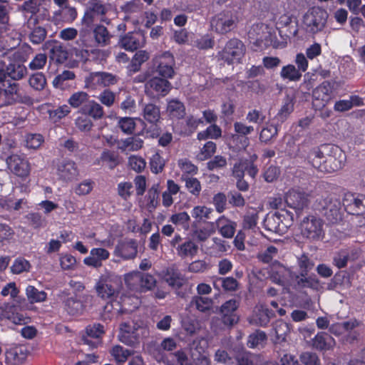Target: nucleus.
Instances as JSON below:
<instances>
[{"label": "nucleus", "instance_id": "38", "mask_svg": "<svg viewBox=\"0 0 365 365\" xmlns=\"http://www.w3.org/2000/svg\"><path fill=\"white\" fill-rule=\"evenodd\" d=\"M167 112L171 119H182L186 114L184 103L178 99L168 101Z\"/></svg>", "mask_w": 365, "mask_h": 365}, {"label": "nucleus", "instance_id": "42", "mask_svg": "<svg viewBox=\"0 0 365 365\" xmlns=\"http://www.w3.org/2000/svg\"><path fill=\"white\" fill-rule=\"evenodd\" d=\"M302 76V73L293 64L283 66L280 71L281 78L289 81H299Z\"/></svg>", "mask_w": 365, "mask_h": 365}, {"label": "nucleus", "instance_id": "21", "mask_svg": "<svg viewBox=\"0 0 365 365\" xmlns=\"http://www.w3.org/2000/svg\"><path fill=\"white\" fill-rule=\"evenodd\" d=\"M56 174L60 180L68 182L76 180L79 172L74 161L63 159L59 160L56 165Z\"/></svg>", "mask_w": 365, "mask_h": 365}, {"label": "nucleus", "instance_id": "37", "mask_svg": "<svg viewBox=\"0 0 365 365\" xmlns=\"http://www.w3.org/2000/svg\"><path fill=\"white\" fill-rule=\"evenodd\" d=\"M274 316L273 311L262 305L253 315L252 322L257 326L265 327L269 324L270 319Z\"/></svg>", "mask_w": 365, "mask_h": 365}, {"label": "nucleus", "instance_id": "29", "mask_svg": "<svg viewBox=\"0 0 365 365\" xmlns=\"http://www.w3.org/2000/svg\"><path fill=\"white\" fill-rule=\"evenodd\" d=\"M25 26L29 29L28 38L31 43L34 45H39L46 42L47 30L45 27L39 26L38 23H34L29 25L28 22H26Z\"/></svg>", "mask_w": 365, "mask_h": 365}, {"label": "nucleus", "instance_id": "19", "mask_svg": "<svg viewBox=\"0 0 365 365\" xmlns=\"http://www.w3.org/2000/svg\"><path fill=\"white\" fill-rule=\"evenodd\" d=\"M138 248L136 240L125 238L118 242L113 254L123 260L133 259L137 256Z\"/></svg>", "mask_w": 365, "mask_h": 365}, {"label": "nucleus", "instance_id": "20", "mask_svg": "<svg viewBox=\"0 0 365 365\" xmlns=\"http://www.w3.org/2000/svg\"><path fill=\"white\" fill-rule=\"evenodd\" d=\"M333 150L339 151V148L332 144H322L320 146L314 147L308 153V162L319 171L326 155L329 152H333Z\"/></svg>", "mask_w": 365, "mask_h": 365}, {"label": "nucleus", "instance_id": "52", "mask_svg": "<svg viewBox=\"0 0 365 365\" xmlns=\"http://www.w3.org/2000/svg\"><path fill=\"white\" fill-rule=\"evenodd\" d=\"M159 184H154L149 188L145 196L147 201V207L148 208L155 209L157 207L159 202Z\"/></svg>", "mask_w": 365, "mask_h": 365}, {"label": "nucleus", "instance_id": "33", "mask_svg": "<svg viewBox=\"0 0 365 365\" xmlns=\"http://www.w3.org/2000/svg\"><path fill=\"white\" fill-rule=\"evenodd\" d=\"M91 100L90 95L86 91H76L71 95L67 102L69 105L70 108L78 109V113L83 109L84 106H86Z\"/></svg>", "mask_w": 365, "mask_h": 365}, {"label": "nucleus", "instance_id": "62", "mask_svg": "<svg viewBox=\"0 0 365 365\" xmlns=\"http://www.w3.org/2000/svg\"><path fill=\"white\" fill-rule=\"evenodd\" d=\"M48 56L46 53H38L34 56L28 64V69L38 71L43 69L46 65Z\"/></svg>", "mask_w": 365, "mask_h": 365}, {"label": "nucleus", "instance_id": "30", "mask_svg": "<svg viewBox=\"0 0 365 365\" xmlns=\"http://www.w3.org/2000/svg\"><path fill=\"white\" fill-rule=\"evenodd\" d=\"M335 339L327 332H319L313 339V346L317 350L329 351L335 346Z\"/></svg>", "mask_w": 365, "mask_h": 365}, {"label": "nucleus", "instance_id": "36", "mask_svg": "<svg viewBox=\"0 0 365 365\" xmlns=\"http://www.w3.org/2000/svg\"><path fill=\"white\" fill-rule=\"evenodd\" d=\"M296 289L309 288L314 290H319L321 287L320 281L316 275L302 277L297 275L295 278Z\"/></svg>", "mask_w": 365, "mask_h": 365}, {"label": "nucleus", "instance_id": "15", "mask_svg": "<svg viewBox=\"0 0 365 365\" xmlns=\"http://www.w3.org/2000/svg\"><path fill=\"white\" fill-rule=\"evenodd\" d=\"M145 44V35L140 31H130L120 36L118 45L128 51H135Z\"/></svg>", "mask_w": 365, "mask_h": 365}, {"label": "nucleus", "instance_id": "34", "mask_svg": "<svg viewBox=\"0 0 365 365\" xmlns=\"http://www.w3.org/2000/svg\"><path fill=\"white\" fill-rule=\"evenodd\" d=\"M80 113L86 115L94 120L102 119L105 115L103 106L91 98Z\"/></svg>", "mask_w": 365, "mask_h": 365}, {"label": "nucleus", "instance_id": "56", "mask_svg": "<svg viewBox=\"0 0 365 365\" xmlns=\"http://www.w3.org/2000/svg\"><path fill=\"white\" fill-rule=\"evenodd\" d=\"M26 294L31 303L41 302L46 300L47 294L44 291H39L34 286H28Z\"/></svg>", "mask_w": 365, "mask_h": 365}, {"label": "nucleus", "instance_id": "14", "mask_svg": "<svg viewBox=\"0 0 365 365\" xmlns=\"http://www.w3.org/2000/svg\"><path fill=\"white\" fill-rule=\"evenodd\" d=\"M172 89V84L167 79L153 77L145 84V92L147 96L153 98H162L167 96Z\"/></svg>", "mask_w": 365, "mask_h": 365}, {"label": "nucleus", "instance_id": "1", "mask_svg": "<svg viewBox=\"0 0 365 365\" xmlns=\"http://www.w3.org/2000/svg\"><path fill=\"white\" fill-rule=\"evenodd\" d=\"M112 36L103 25H97L92 32L87 30H81L77 43L81 49L86 53L91 52L98 59H103L105 53L98 48L93 47L106 46L110 43Z\"/></svg>", "mask_w": 365, "mask_h": 365}, {"label": "nucleus", "instance_id": "35", "mask_svg": "<svg viewBox=\"0 0 365 365\" xmlns=\"http://www.w3.org/2000/svg\"><path fill=\"white\" fill-rule=\"evenodd\" d=\"M86 305L81 300V297L74 295L68 297L64 301V309L65 310L72 316L78 315L83 313Z\"/></svg>", "mask_w": 365, "mask_h": 365}, {"label": "nucleus", "instance_id": "22", "mask_svg": "<svg viewBox=\"0 0 365 365\" xmlns=\"http://www.w3.org/2000/svg\"><path fill=\"white\" fill-rule=\"evenodd\" d=\"M6 163L9 169L15 175L22 179H25L29 175L30 165L24 158L13 154L7 158Z\"/></svg>", "mask_w": 365, "mask_h": 365}, {"label": "nucleus", "instance_id": "40", "mask_svg": "<svg viewBox=\"0 0 365 365\" xmlns=\"http://www.w3.org/2000/svg\"><path fill=\"white\" fill-rule=\"evenodd\" d=\"M237 365H262L264 359L259 354L245 351L237 356Z\"/></svg>", "mask_w": 365, "mask_h": 365}, {"label": "nucleus", "instance_id": "54", "mask_svg": "<svg viewBox=\"0 0 365 365\" xmlns=\"http://www.w3.org/2000/svg\"><path fill=\"white\" fill-rule=\"evenodd\" d=\"M358 194L356 193H346L342 200L343 206L345 210L351 215L356 214V209L357 205Z\"/></svg>", "mask_w": 365, "mask_h": 365}, {"label": "nucleus", "instance_id": "7", "mask_svg": "<svg viewBox=\"0 0 365 365\" xmlns=\"http://www.w3.org/2000/svg\"><path fill=\"white\" fill-rule=\"evenodd\" d=\"M246 47L243 42L237 38H230L225 44L224 48L218 52V57L230 65L235 62L239 63L244 57Z\"/></svg>", "mask_w": 365, "mask_h": 365}, {"label": "nucleus", "instance_id": "26", "mask_svg": "<svg viewBox=\"0 0 365 365\" xmlns=\"http://www.w3.org/2000/svg\"><path fill=\"white\" fill-rule=\"evenodd\" d=\"M110 257V252L105 248L94 247L90 251L89 256L83 259V263L91 267L100 268L103 266V262Z\"/></svg>", "mask_w": 365, "mask_h": 365}, {"label": "nucleus", "instance_id": "17", "mask_svg": "<svg viewBox=\"0 0 365 365\" xmlns=\"http://www.w3.org/2000/svg\"><path fill=\"white\" fill-rule=\"evenodd\" d=\"M44 50H48L50 62L56 64H62L66 61L68 53L63 44L56 40H48L43 45Z\"/></svg>", "mask_w": 365, "mask_h": 365}, {"label": "nucleus", "instance_id": "31", "mask_svg": "<svg viewBox=\"0 0 365 365\" xmlns=\"http://www.w3.org/2000/svg\"><path fill=\"white\" fill-rule=\"evenodd\" d=\"M219 233L225 238H232L235 232L236 222L231 221L224 215L220 216L215 222Z\"/></svg>", "mask_w": 365, "mask_h": 365}, {"label": "nucleus", "instance_id": "49", "mask_svg": "<svg viewBox=\"0 0 365 365\" xmlns=\"http://www.w3.org/2000/svg\"><path fill=\"white\" fill-rule=\"evenodd\" d=\"M56 16H59L61 19L66 23L71 24L77 18L78 13L75 7L67 5L61 9H59L55 13Z\"/></svg>", "mask_w": 365, "mask_h": 365}, {"label": "nucleus", "instance_id": "63", "mask_svg": "<svg viewBox=\"0 0 365 365\" xmlns=\"http://www.w3.org/2000/svg\"><path fill=\"white\" fill-rule=\"evenodd\" d=\"M178 167L185 176H193L198 173V168L189 159L183 158L178 160Z\"/></svg>", "mask_w": 365, "mask_h": 365}, {"label": "nucleus", "instance_id": "59", "mask_svg": "<svg viewBox=\"0 0 365 365\" xmlns=\"http://www.w3.org/2000/svg\"><path fill=\"white\" fill-rule=\"evenodd\" d=\"M278 134V128L272 124L263 128L259 133V140L264 143H269Z\"/></svg>", "mask_w": 365, "mask_h": 365}, {"label": "nucleus", "instance_id": "41", "mask_svg": "<svg viewBox=\"0 0 365 365\" xmlns=\"http://www.w3.org/2000/svg\"><path fill=\"white\" fill-rule=\"evenodd\" d=\"M100 159L103 165L107 166L110 170L116 168L120 163L119 155L113 150H104L101 155Z\"/></svg>", "mask_w": 365, "mask_h": 365}, {"label": "nucleus", "instance_id": "6", "mask_svg": "<svg viewBox=\"0 0 365 365\" xmlns=\"http://www.w3.org/2000/svg\"><path fill=\"white\" fill-rule=\"evenodd\" d=\"M142 115L144 120L150 124V128H144L146 136L150 138H157L160 130L158 125L161 120L160 107L155 103H147L143 108Z\"/></svg>", "mask_w": 365, "mask_h": 365}, {"label": "nucleus", "instance_id": "55", "mask_svg": "<svg viewBox=\"0 0 365 365\" xmlns=\"http://www.w3.org/2000/svg\"><path fill=\"white\" fill-rule=\"evenodd\" d=\"M294 110V103L293 101L287 98L284 100L283 105L282 106L280 110L277 113L276 115V118L280 123L284 122L288 116L292 113Z\"/></svg>", "mask_w": 365, "mask_h": 365}, {"label": "nucleus", "instance_id": "27", "mask_svg": "<svg viewBox=\"0 0 365 365\" xmlns=\"http://www.w3.org/2000/svg\"><path fill=\"white\" fill-rule=\"evenodd\" d=\"M174 64L173 56L170 53L166 52L160 58L156 72L163 78L167 80L168 78H172L175 74Z\"/></svg>", "mask_w": 365, "mask_h": 365}, {"label": "nucleus", "instance_id": "45", "mask_svg": "<svg viewBox=\"0 0 365 365\" xmlns=\"http://www.w3.org/2000/svg\"><path fill=\"white\" fill-rule=\"evenodd\" d=\"M181 180L185 182L186 189L192 195L196 197H199L202 186L197 178L182 175Z\"/></svg>", "mask_w": 365, "mask_h": 365}, {"label": "nucleus", "instance_id": "2", "mask_svg": "<svg viewBox=\"0 0 365 365\" xmlns=\"http://www.w3.org/2000/svg\"><path fill=\"white\" fill-rule=\"evenodd\" d=\"M140 304V299L133 294H122L118 299L107 302L101 313L103 321H111L123 314L136 310Z\"/></svg>", "mask_w": 365, "mask_h": 365}, {"label": "nucleus", "instance_id": "3", "mask_svg": "<svg viewBox=\"0 0 365 365\" xmlns=\"http://www.w3.org/2000/svg\"><path fill=\"white\" fill-rule=\"evenodd\" d=\"M293 213L286 209H282L274 213L267 214L264 220V226L268 231L284 234L293 225Z\"/></svg>", "mask_w": 365, "mask_h": 365}, {"label": "nucleus", "instance_id": "51", "mask_svg": "<svg viewBox=\"0 0 365 365\" xmlns=\"http://www.w3.org/2000/svg\"><path fill=\"white\" fill-rule=\"evenodd\" d=\"M30 86L36 91H42L46 86V78L41 72H36L30 76L29 78Z\"/></svg>", "mask_w": 365, "mask_h": 365}, {"label": "nucleus", "instance_id": "58", "mask_svg": "<svg viewBox=\"0 0 365 365\" xmlns=\"http://www.w3.org/2000/svg\"><path fill=\"white\" fill-rule=\"evenodd\" d=\"M215 232V222H207L205 227L196 229L194 235L201 242L205 241L212 233Z\"/></svg>", "mask_w": 365, "mask_h": 365}, {"label": "nucleus", "instance_id": "53", "mask_svg": "<svg viewBox=\"0 0 365 365\" xmlns=\"http://www.w3.org/2000/svg\"><path fill=\"white\" fill-rule=\"evenodd\" d=\"M150 58V54L145 50H139L134 54L131 62L132 70L135 72L138 71L143 63L147 61Z\"/></svg>", "mask_w": 365, "mask_h": 365}, {"label": "nucleus", "instance_id": "50", "mask_svg": "<svg viewBox=\"0 0 365 365\" xmlns=\"http://www.w3.org/2000/svg\"><path fill=\"white\" fill-rule=\"evenodd\" d=\"M6 312L7 320L11 321L14 324L23 325L27 323L24 316L16 312V307L14 305L7 306L5 307Z\"/></svg>", "mask_w": 365, "mask_h": 365}, {"label": "nucleus", "instance_id": "12", "mask_svg": "<svg viewBox=\"0 0 365 365\" xmlns=\"http://www.w3.org/2000/svg\"><path fill=\"white\" fill-rule=\"evenodd\" d=\"M334 82L324 81L312 91L313 105L316 108L324 107L332 98Z\"/></svg>", "mask_w": 365, "mask_h": 365}, {"label": "nucleus", "instance_id": "16", "mask_svg": "<svg viewBox=\"0 0 365 365\" xmlns=\"http://www.w3.org/2000/svg\"><path fill=\"white\" fill-rule=\"evenodd\" d=\"M104 334L103 325L100 323L89 324L86 327L85 334L82 336L81 341L83 344L89 346L91 349H95L102 344Z\"/></svg>", "mask_w": 365, "mask_h": 365}, {"label": "nucleus", "instance_id": "8", "mask_svg": "<svg viewBox=\"0 0 365 365\" xmlns=\"http://www.w3.org/2000/svg\"><path fill=\"white\" fill-rule=\"evenodd\" d=\"M143 327L137 323L123 322L120 325L118 339L127 346L135 347L140 344Z\"/></svg>", "mask_w": 365, "mask_h": 365}, {"label": "nucleus", "instance_id": "11", "mask_svg": "<svg viewBox=\"0 0 365 365\" xmlns=\"http://www.w3.org/2000/svg\"><path fill=\"white\" fill-rule=\"evenodd\" d=\"M125 282L130 289H138V284L140 291L151 290L156 284V280L152 274L148 273H129L125 276Z\"/></svg>", "mask_w": 365, "mask_h": 365}, {"label": "nucleus", "instance_id": "60", "mask_svg": "<svg viewBox=\"0 0 365 365\" xmlns=\"http://www.w3.org/2000/svg\"><path fill=\"white\" fill-rule=\"evenodd\" d=\"M212 212V208L207 207L206 206L197 205L191 210V215L196 221L200 222L203 220L210 219Z\"/></svg>", "mask_w": 365, "mask_h": 365}, {"label": "nucleus", "instance_id": "39", "mask_svg": "<svg viewBox=\"0 0 365 365\" xmlns=\"http://www.w3.org/2000/svg\"><path fill=\"white\" fill-rule=\"evenodd\" d=\"M8 76L15 81H19L27 75L28 68L23 63L14 61L6 66Z\"/></svg>", "mask_w": 365, "mask_h": 365}, {"label": "nucleus", "instance_id": "64", "mask_svg": "<svg viewBox=\"0 0 365 365\" xmlns=\"http://www.w3.org/2000/svg\"><path fill=\"white\" fill-rule=\"evenodd\" d=\"M267 339V335L264 331L257 330L255 332L250 334L247 339V346L250 348H255L257 346L262 344Z\"/></svg>", "mask_w": 365, "mask_h": 365}, {"label": "nucleus", "instance_id": "43", "mask_svg": "<svg viewBox=\"0 0 365 365\" xmlns=\"http://www.w3.org/2000/svg\"><path fill=\"white\" fill-rule=\"evenodd\" d=\"M84 88L88 91H96L99 88H103L101 72H91L84 79Z\"/></svg>", "mask_w": 365, "mask_h": 365}, {"label": "nucleus", "instance_id": "47", "mask_svg": "<svg viewBox=\"0 0 365 365\" xmlns=\"http://www.w3.org/2000/svg\"><path fill=\"white\" fill-rule=\"evenodd\" d=\"M222 135V130L217 124H211L205 130L197 133L199 140H205L207 139H218Z\"/></svg>", "mask_w": 365, "mask_h": 365}, {"label": "nucleus", "instance_id": "13", "mask_svg": "<svg viewBox=\"0 0 365 365\" xmlns=\"http://www.w3.org/2000/svg\"><path fill=\"white\" fill-rule=\"evenodd\" d=\"M286 205L295 210L297 215L309 206V195L297 189H290L284 195Z\"/></svg>", "mask_w": 365, "mask_h": 365}, {"label": "nucleus", "instance_id": "28", "mask_svg": "<svg viewBox=\"0 0 365 365\" xmlns=\"http://www.w3.org/2000/svg\"><path fill=\"white\" fill-rule=\"evenodd\" d=\"M39 10L40 4L38 3V0H26L19 8V11L27 19L26 22H28L29 25L34 23H38L37 14Z\"/></svg>", "mask_w": 365, "mask_h": 365}, {"label": "nucleus", "instance_id": "46", "mask_svg": "<svg viewBox=\"0 0 365 365\" xmlns=\"http://www.w3.org/2000/svg\"><path fill=\"white\" fill-rule=\"evenodd\" d=\"M197 245L192 240H188L176 247L178 255L182 258L195 256L197 252Z\"/></svg>", "mask_w": 365, "mask_h": 365}, {"label": "nucleus", "instance_id": "24", "mask_svg": "<svg viewBox=\"0 0 365 365\" xmlns=\"http://www.w3.org/2000/svg\"><path fill=\"white\" fill-rule=\"evenodd\" d=\"M3 96L0 108L25 102L26 96L22 95L19 83H9L6 88L3 89Z\"/></svg>", "mask_w": 365, "mask_h": 365}, {"label": "nucleus", "instance_id": "18", "mask_svg": "<svg viewBox=\"0 0 365 365\" xmlns=\"http://www.w3.org/2000/svg\"><path fill=\"white\" fill-rule=\"evenodd\" d=\"M96 289L98 296L108 300V302L118 298L119 292L117 284L108 277L101 278L96 285Z\"/></svg>", "mask_w": 365, "mask_h": 365}, {"label": "nucleus", "instance_id": "44", "mask_svg": "<svg viewBox=\"0 0 365 365\" xmlns=\"http://www.w3.org/2000/svg\"><path fill=\"white\" fill-rule=\"evenodd\" d=\"M213 301L210 297L194 296L190 302V305L195 307L200 312H206L212 308Z\"/></svg>", "mask_w": 365, "mask_h": 365}, {"label": "nucleus", "instance_id": "61", "mask_svg": "<svg viewBox=\"0 0 365 365\" xmlns=\"http://www.w3.org/2000/svg\"><path fill=\"white\" fill-rule=\"evenodd\" d=\"M149 163L151 172L155 174H158L163 170L165 161L160 155V153L156 152L151 156Z\"/></svg>", "mask_w": 365, "mask_h": 365}, {"label": "nucleus", "instance_id": "9", "mask_svg": "<svg viewBox=\"0 0 365 365\" xmlns=\"http://www.w3.org/2000/svg\"><path fill=\"white\" fill-rule=\"evenodd\" d=\"M240 305V301L236 299H230L222 304L218 312L219 319L222 324L231 327L238 323L240 316L237 314V310Z\"/></svg>", "mask_w": 365, "mask_h": 365}, {"label": "nucleus", "instance_id": "4", "mask_svg": "<svg viewBox=\"0 0 365 365\" xmlns=\"http://www.w3.org/2000/svg\"><path fill=\"white\" fill-rule=\"evenodd\" d=\"M324 221L319 217L309 215L299 224L302 236L310 242L319 241L324 236Z\"/></svg>", "mask_w": 365, "mask_h": 365}, {"label": "nucleus", "instance_id": "32", "mask_svg": "<svg viewBox=\"0 0 365 365\" xmlns=\"http://www.w3.org/2000/svg\"><path fill=\"white\" fill-rule=\"evenodd\" d=\"M234 130L238 134L237 139L240 140V148L246 149L250 145V139L247 135L254 131V127L237 121L234 123Z\"/></svg>", "mask_w": 365, "mask_h": 365}, {"label": "nucleus", "instance_id": "48", "mask_svg": "<svg viewBox=\"0 0 365 365\" xmlns=\"http://www.w3.org/2000/svg\"><path fill=\"white\" fill-rule=\"evenodd\" d=\"M34 48L27 43H22L19 48L14 52V61H17L24 64L26 62L30 56L33 53Z\"/></svg>", "mask_w": 365, "mask_h": 365}, {"label": "nucleus", "instance_id": "23", "mask_svg": "<svg viewBox=\"0 0 365 365\" xmlns=\"http://www.w3.org/2000/svg\"><path fill=\"white\" fill-rule=\"evenodd\" d=\"M165 280L170 287L175 290L178 297L185 298L187 296V284L180 272L174 270L168 271L165 275Z\"/></svg>", "mask_w": 365, "mask_h": 365}, {"label": "nucleus", "instance_id": "57", "mask_svg": "<svg viewBox=\"0 0 365 365\" xmlns=\"http://www.w3.org/2000/svg\"><path fill=\"white\" fill-rule=\"evenodd\" d=\"M71 111V108L68 105H63L55 110H49L48 113L49 119L53 123H58L62 118L68 115Z\"/></svg>", "mask_w": 365, "mask_h": 365}, {"label": "nucleus", "instance_id": "5", "mask_svg": "<svg viewBox=\"0 0 365 365\" xmlns=\"http://www.w3.org/2000/svg\"><path fill=\"white\" fill-rule=\"evenodd\" d=\"M327 12L320 8L314 6L304 15L302 24L307 33L316 34L322 31L327 24Z\"/></svg>", "mask_w": 365, "mask_h": 365}, {"label": "nucleus", "instance_id": "25", "mask_svg": "<svg viewBox=\"0 0 365 365\" xmlns=\"http://www.w3.org/2000/svg\"><path fill=\"white\" fill-rule=\"evenodd\" d=\"M342 151L339 148V151L329 152L327 154L323 164L321 165L319 172L324 173H331L342 168L344 165L341 159Z\"/></svg>", "mask_w": 365, "mask_h": 365}, {"label": "nucleus", "instance_id": "10", "mask_svg": "<svg viewBox=\"0 0 365 365\" xmlns=\"http://www.w3.org/2000/svg\"><path fill=\"white\" fill-rule=\"evenodd\" d=\"M237 18L231 12H220L210 21L212 29L219 34H226L237 27Z\"/></svg>", "mask_w": 365, "mask_h": 365}]
</instances>
